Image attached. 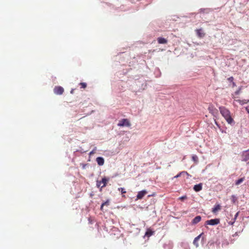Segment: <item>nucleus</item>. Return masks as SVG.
I'll use <instances>...</instances> for the list:
<instances>
[{
    "mask_svg": "<svg viewBox=\"0 0 249 249\" xmlns=\"http://www.w3.org/2000/svg\"><path fill=\"white\" fill-rule=\"evenodd\" d=\"M157 41L159 44H166L167 43V40L163 37H158Z\"/></svg>",
    "mask_w": 249,
    "mask_h": 249,
    "instance_id": "nucleus-14",
    "label": "nucleus"
},
{
    "mask_svg": "<svg viewBox=\"0 0 249 249\" xmlns=\"http://www.w3.org/2000/svg\"><path fill=\"white\" fill-rule=\"evenodd\" d=\"M244 180V178H241L239 179H238L235 182V185H239L240 184H241L243 181Z\"/></svg>",
    "mask_w": 249,
    "mask_h": 249,
    "instance_id": "nucleus-19",
    "label": "nucleus"
},
{
    "mask_svg": "<svg viewBox=\"0 0 249 249\" xmlns=\"http://www.w3.org/2000/svg\"><path fill=\"white\" fill-rule=\"evenodd\" d=\"M242 160L246 161L249 160V150L243 151L242 154Z\"/></svg>",
    "mask_w": 249,
    "mask_h": 249,
    "instance_id": "nucleus-6",
    "label": "nucleus"
},
{
    "mask_svg": "<svg viewBox=\"0 0 249 249\" xmlns=\"http://www.w3.org/2000/svg\"><path fill=\"white\" fill-rule=\"evenodd\" d=\"M237 102L239 103L240 105H243L245 104L248 103L249 102V100H235Z\"/></svg>",
    "mask_w": 249,
    "mask_h": 249,
    "instance_id": "nucleus-16",
    "label": "nucleus"
},
{
    "mask_svg": "<svg viewBox=\"0 0 249 249\" xmlns=\"http://www.w3.org/2000/svg\"><path fill=\"white\" fill-rule=\"evenodd\" d=\"M238 214H239V212L236 213L235 214V215L234 216V220H235L236 219Z\"/></svg>",
    "mask_w": 249,
    "mask_h": 249,
    "instance_id": "nucleus-26",
    "label": "nucleus"
},
{
    "mask_svg": "<svg viewBox=\"0 0 249 249\" xmlns=\"http://www.w3.org/2000/svg\"><path fill=\"white\" fill-rule=\"evenodd\" d=\"M192 160L196 162H198V157L196 155H194L192 157Z\"/></svg>",
    "mask_w": 249,
    "mask_h": 249,
    "instance_id": "nucleus-21",
    "label": "nucleus"
},
{
    "mask_svg": "<svg viewBox=\"0 0 249 249\" xmlns=\"http://www.w3.org/2000/svg\"><path fill=\"white\" fill-rule=\"evenodd\" d=\"M187 196H181V197H179V198H178V199H179V200H181V201H183V200H185V199H187Z\"/></svg>",
    "mask_w": 249,
    "mask_h": 249,
    "instance_id": "nucleus-23",
    "label": "nucleus"
},
{
    "mask_svg": "<svg viewBox=\"0 0 249 249\" xmlns=\"http://www.w3.org/2000/svg\"><path fill=\"white\" fill-rule=\"evenodd\" d=\"M147 193V192L146 190H142L139 192L137 195V199H142Z\"/></svg>",
    "mask_w": 249,
    "mask_h": 249,
    "instance_id": "nucleus-7",
    "label": "nucleus"
},
{
    "mask_svg": "<svg viewBox=\"0 0 249 249\" xmlns=\"http://www.w3.org/2000/svg\"><path fill=\"white\" fill-rule=\"evenodd\" d=\"M96 160L100 166H102L104 164V159L102 157L97 158Z\"/></svg>",
    "mask_w": 249,
    "mask_h": 249,
    "instance_id": "nucleus-13",
    "label": "nucleus"
},
{
    "mask_svg": "<svg viewBox=\"0 0 249 249\" xmlns=\"http://www.w3.org/2000/svg\"><path fill=\"white\" fill-rule=\"evenodd\" d=\"M201 220V217L200 215L196 216L192 221L191 223L193 225H195L199 222Z\"/></svg>",
    "mask_w": 249,
    "mask_h": 249,
    "instance_id": "nucleus-10",
    "label": "nucleus"
},
{
    "mask_svg": "<svg viewBox=\"0 0 249 249\" xmlns=\"http://www.w3.org/2000/svg\"><path fill=\"white\" fill-rule=\"evenodd\" d=\"M228 80L230 81V82H233V77H230V78H228Z\"/></svg>",
    "mask_w": 249,
    "mask_h": 249,
    "instance_id": "nucleus-24",
    "label": "nucleus"
},
{
    "mask_svg": "<svg viewBox=\"0 0 249 249\" xmlns=\"http://www.w3.org/2000/svg\"><path fill=\"white\" fill-rule=\"evenodd\" d=\"M196 32L199 38H203L205 36V33L202 31V29L196 30Z\"/></svg>",
    "mask_w": 249,
    "mask_h": 249,
    "instance_id": "nucleus-8",
    "label": "nucleus"
},
{
    "mask_svg": "<svg viewBox=\"0 0 249 249\" xmlns=\"http://www.w3.org/2000/svg\"><path fill=\"white\" fill-rule=\"evenodd\" d=\"M208 109L209 111V112L212 114H213L214 113V111L215 110H216V108H214V107L212 105L209 106Z\"/></svg>",
    "mask_w": 249,
    "mask_h": 249,
    "instance_id": "nucleus-17",
    "label": "nucleus"
},
{
    "mask_svg": "<svg viewBox=\"0 0 249 249\" xmlns=\"http://www.w3.org/2000/svg\"><path fill=\"white\" fill-rule=\"evenodd\" d=\"M246 110L247 111V112H248V113L249 114V108L247 107H246Z\"/></svg>",
    "mask_w": 249,
    "mask_h": 249,
    "instance_id": "nucleus-28",
    "label": "nucleus"
},
{
    "mask_svg": "<svg viewBox=\"0 0 249 249\" xmlns=\"http://www.w3.org/2000/svg\"><path fill=\"white\" fill-rule=\"evenodd\" d=\"M248 164H249V161L248 162Z\"/></svg>",
    "mask_w": 249,
    "mask_h": 249,
    "instance_id": "nucleus-31",
    "label": "nucleus"
},
{
    "mask_svg": "<svg viewBox=\"0 0 249 249\" xmlns=\"http://www.w3.org/2000/svg\"><path fill=\"white\" fill-rule=\"evenodd\" d=\"M203 234V233L200 234L199 235H198L197 237H196L194 241H193V244L197 248L198 246H199V244H198V241L199 240V239L200 238L202 234Z\"/></svg>",
    "mask_w": 249,
    "mask_h": 249,
    "instance_id": "nucleus-11",
    "label": "nucleus"
},
{
    "mask_svg": "<svg viewBox=\"0 0 249 249\" xmlns=\"http://www.w3.org/2000/svg\"><path fill=\"white\" fill-rule=\"evenodd\" d=\"M55 94L57 95H61L64 92V89L60 86L55 87L53 89Z\"/></svg>",
    "mask_w": 249,
    "mask_h": 249,
    "instance_id": "nucleus-5",
    "label": "nucleus"
},
{
    "mask_svg": "<svg viewBox=\"0 0 249 249\" xmlns=\"http://www.w3.org/2000/svg\"><path fill=\"white\" fill-rule=\"evenodd\" d=\"M220 223V220L219 219H213L211 220H207L205 222L206 225H216Z\"/></svg>",
    "mask_w": 249,
    "mask_h": 249,
    "instance_id": "nucleus-4",
    "label": "nucleus"
},
{
    "mask_svg": "<svg viewBox=\"0 0 249 249\" xmlns=\"http://www.w3.org/2000/svg\"><path fill=\"white\" fill-rule=\"evenodd\" d=\"M109 204V201L108 200H107L106 202H104L103 203H102V204L101 205V210H103V207L104 206H108Z\"/></svg>",
    "mask_w": 249,
    "mask_h": 249,
    "instance_id": "nucleus-18",
    "label": "nucleus"
},
{
    "mask_svg": "<svg viewBox=\"0 0 249 249\" xmlns=\"http://www.w3.org/2000/svg\"><path fill=\"white\" fill-rule=\"evenodd\" d=\"M118 125L119 126H126L130 127L131 126V123L127 119H123L119 121Z\"/></svg>",
    "mask_w": 249,
    "mask_h": 249,
    "instance_id": "nucleus-3",
    "label": "nucleus"
},
{
    "mask_svg": "<svg viewBox=\"0 0 249 249\" xmlns=\"http://www.w3.org/2000/svg\"><path fill=\"white\" fill-rule=\"evenodd\" d=\"M221 209V206L220 204H216L212 209V212L213 213L216 214Z\"/></svg>",
    "mask_w": 249,
    "mask_h": 249,
    "instance_id": "nucleus-9",
    "label": "nucleus"
},
{
    "mask_svg": "<svg viewBox=\"0 0 249 249\" xmlns=\"http://www.w3.org/2000/svg\"><path fill=\"white\" fill-rule=\"evenodd\" d=\"M219 109L221 114L229 124H231L234 123V120L231 117V112L229 109L224 107H220Z\"/></svg>",
    "mask_w": 249,
    "mask_h": 249,
    "instance_id": "nucleus-1",
    "label": "nucleus"
},
{
    "mask_svg": "<svg viewBox=\"0 0 249 249\" xmlns=\"http://www.w3.org/2000/svg\"><path fill=\"white\" fill-rule=\"evenodd\" d=\"M71 93H73V89H72V90H71Z\"/></svg>",
    "mask_w": 249,
    "mask_h": 249,
    "instance_id": "nucleus-29",
    "label": "nucleus"
},
{
    "mask_svg": "<svg viewBox=\"0 0 249 249\" xmlns=\"http://www.w3.org/2000/svg\"><path fill=\"white\" fill-rule=\"evenodd\" d=\"M202 189V183H199L196 185H195L194 187V190L196 192H199L201 191Z\"/></svg>",
    "mask_w": 249,
    "mask_h": 249,
    "instance_id": "nucleus-12",
    "label": "nucleus"
},
{
    "mask_svg": "<svg viewBox=\"0 0 249 249\" xmlns=\"http://www.w3.org/2000/svg\"><path fill=\"white\" fill-rule=\"evenodd\" d=\"M79 85L81 86V89H85L87 86V84L86 83H84V82L80 83L79 84Z\"/></svg>",
    "mask_w": 249,
    "mask_h": 249,
    "instance_id": "nucleus-20",
    "label": "nucleus"
},
{
    "mask_svg": "<svg viewBox=\"0 0 249 249\" xmlns=\"http://www.w3.org/2000/svg\"><path fill=\"white\" fill-rule=\"evenodd\" d=\"M118 190L121 191V192L123 194L126 193V191H125V189L124 188H118Z\"/></svg>",
    "mask_w": 249,
    "mask_h": 249,
    "instance_id": "nucleus-22",
    "label": "nucleus"
},
{
    "mask_svg": "<svg viewBox=\"0 0 249 249\" xmlns=\"http://www.w3.org/2000/svg\"><path fill=\"white\" fill-rule=\"evenodd\" d=\"M154 231H153L151 229H148L145 233V236L147 237H150L151 235H152L154 234Z\"/></svg>",
    "mask_w": 249,
    "mask_h": 249,
    "instance_id": "nucleus-15",
    "label": "nucleus"
},
{
    "mask_svg": "<svg viewBox=\"0 0 249 249\" xmlns=\"http://www.w3.org/2000/svg\"><path fill=\"white\" fill-rule=\"evenodd\" d=\"M93 153V152L91 151V152H90V155L92 154Z\"/></svg>",
    "mask_w": 249,
    "mask_h": 249,
    "instance_id": "nucleus-30",
    "label": "nucleus"
},
{
    "mask_svg": "<svg viewBox=\"0 0 249 249\" xmlns=\"http://www.w3.org/2000/svg\"><path fill=\"white\" fill-rule=\"evenodd\" d=\"M240 93V90H238L236 91H235V93L236 94H238Z\"/></svg>",
    "mask_w": 249,
    "mask_h": 249,
    "instance_id": "nucleus-27",
    "label": "nucleus"
},
{
    "mask_svg": "<svg viewBox=\"0 0 249 249\" xmlns=\"http://www.w3.org/2000/svg\"><path fill=\"white\" fill-rule=\"evenodd\" d=\"M109 180V178L104 177L102 179L101 181L97 180L96 183L97 187H101V188H104L106 187Z\"/></svg>",
    "mask_w": 249,
    "mask_h": 249,
    "instance_id": "nucleus-2",
    "label": "nucleus"
},
{
    "mask_svg": "<svg viewBox=\"0 0 249 249\" xmlns=\"http://www.w3.org/2000/svg\"><path fill=\"white\" fill-rule=\"evenodd\" d=\"M182 173H179L177 175H176V176L174 177V178H178V177H179L181 175Z\"/></svg>",
    "mask_w": 249,
    "mask_h": 249,
    "instance_id": "nucleus-25",
    "label": "nucleus"
}]
</instances>
